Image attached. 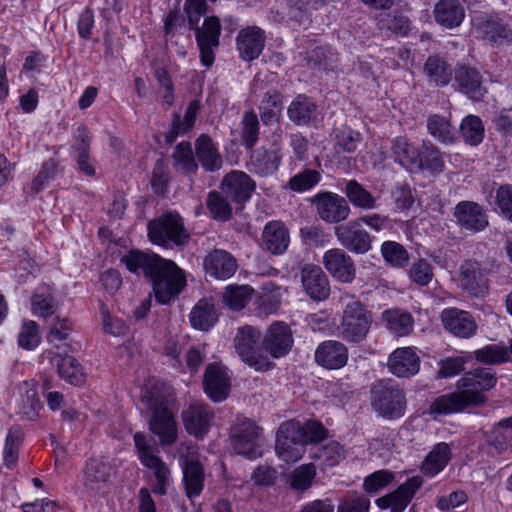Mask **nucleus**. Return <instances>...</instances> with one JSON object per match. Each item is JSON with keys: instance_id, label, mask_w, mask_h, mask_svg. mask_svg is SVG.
I'll return each mask as SVG.
<instances>
[{"instance_id": "31", "label": "nucleus", "mask_w": 512, "mask_h": 512, "mask_svg": "<svg viewBox=\"0 0 512 512\" xmlns=\"http://www.w3.org/2000/svg\"><path fill=\"white\" fill-rule=\"evenodd\" d=\"M433 15L437 24L453 29L463 22L465 8L460 0H439L434 6Z\"/></svg>"}, {"instance_id": "37", "label": "nucleus", "mask_w": 512, "mask_h": 512, "mask_svg": "<svg viewBox=\"0 0 512 512\" xmlns=\"http://www.w3.org/2000/svg\"><path fill=\"white\" fill-rule=\"evenodd\" d=\"M423 72L429 84L436 87H444L452 79L450 65L439 56H429L423 66Z\"/></svg>"}, {"instance_id": "9", "label": "nucleus", "mask_w": 512, "mask_h": 512, "mask_svg": "<svg viewBox=\"0 0 512 512\" xmlns=\"http://www.w3.org/2000/svg\"><path fill=\"white\" fill-rule=\"evenodd\" d=\"M231 444L234 451L249 459L262 455L260 428L250 419L237 418L231 431Z\"/></svg>"}, {"instance_id": "48", "label": "nucleus", "mask_w": 512, "mask_h": 512, "mask_svg": "<svg viewBox=\"0 0 512 512\" xmlns=\"http://www.w3.org/2000/svg\"><path fill=\"white\" fill-rule=\"evenodd\" d=\"M229 200L222 190L208 193L206 206L214 220L225 222L231 218L233 208Z\"/></svg>"}, {"instance_id": "7", "label": "nucleus", "mask_w": 512, "mask_h": 512, "mask_svg": "<svg viewBox=\"0 0 512 512\" xmlns=\"http://www.w3.org/2000/svg\"><path fill=\"white\" fill-rule=\"evenodd\" d=\"M261 331L256 327L245 325L237 329L234 348L241 360L256 371H268L273 367L260 346Z\"/></svg>"}, {"instance_id": "32", "label": "nucleus", "mask_w": 512, "mask_h": 512, "mask_svg": "<svg viewBox=\"0 0 512 512\" xmlns=\"http://www.w3.org/2000/svg\"><path fill=\"white\" fill-rule=\"evenodd\" d=\"M390 150L394 161L406 169H415L419 163L420 149L405 136L395 137Z\"/></svg>"}, {"instance_id": "41", "label": "nucleus", "mask_w": 512, "mask_h": 512, "mask_svg": "<svg viewBox=\"0 0 512 512\" xmlns=\"http://www.w3.org/2000/svg\"><path fill=\"white\" fill-rule=\"evenodd\" d=\"M281 158L278 150L264 148L254 150L250 157L253 170L262 176L274 174L279 168Z\"/></svg>"}, {"instance_id": "62", "label": "nucleus", "mask_w": 512, "mask_h": 512, "mask_svg": "<svg viewBox=\"0 0 512 512\" xmlns=\"http://www.w3.org/2000/svg\"><path fill=\"white\" fill-rule=\"evenodd\" d=\"M300 237L304 244L311 247L324 246L329 242V235L318 225L306 226L300 229Z\"/></svg>"}, {"instance_id": "20", "label": "nucleus", "mask_w": 512, "mask_h": 512, "mask_svg": "<svg viewBox=\"0 0 512 512\" xmlns=\"http://www.w3.org/2000/svg\"><path fill=\"white\" fill-rule=\"evenodd\" d=\"M315 362L329 370H338L343 368L349 359V351L341 341L326 340L321 342L314 353Z\"/></svg>"}, {"instance_id": "26", "label": "nucleus", "mask_w": 512, "mask_h": 512, "mask_svg": "<svg viewBox=\"0 0 512 512\" xmlns=\"http://www.w3.org/2000/svg\"><path fill=\"white\" fill-rule=\"evenodd\" d=\"M460 286L475 297H482L487 292V279L477 261L467 260L459 269Z\"/></svg>"}, {"instance_id": "24", "label": "nucleus", "mask_w": 512, "mask_h": 512, "mask_svg": "<svg viewBox=\"0 0 512 512\" xmlns=\"http://www.w3.org/2000/svg\"><path fill=\"white\" fill-rule=\"evenodd\" d=\"M444 328L459 338H470L477 330V324L470 313L457 308L445 309L441 314Z\"/></svg>"}, {"instance_id": "10", "label": "nucleus", "mask_w": 512, "mask_h": 512, "mask_svg": "<svg viewBox=\"0 0 512 512\" xmlns=\"http://www.w3.org/2000/svg\"><path fill=\"white\" fill-rule=\"evenodd\" d=\"M473 27L477 35L493 47L512 44V28L498 14L477 17Z\"/></svg>"}, {"instance_id": "56", "label": "nucleus", "mask_w": 512, "mask_h": 512, "mask_svg": "<svg viewBox=\"0 0 512 512\" xmlns=\"http://www.w3.org/2000/svg\"><path fill=\"white\" fill-rule=\"evenodd\" d=\"M241 138L246 148L251 149L258 141L259 120L254 111H246L241 121Z\"/></svg>"}, {"instance_id": "61", "label": "nucleus", "mask_w": 512, "mask_h": 512, "mask_svg": "<svg viewBox=\"0 0 512 512\" xmlns=\"http://www.w3.org/2000/svg\"><path fill=\"white\" fill-rule=\"evenodd\" d=\"M40 343L39 326L35 321H25L18 336V344L25 349H33Z\"/></svg>"}, {"instance_id": "44", "label": "nucleus", "mask_w": 512, "mask_h": 512, "mask_svg": "<svg viewBox=\"0 0 512 512\" xmlns=\"http://www.w3.org/2000/svg\"><path fill=\"white\" fill-rule=\"evenodd\" d=\"M315 477V465L313 463L303 464L287 475L286 484L292 491L304 493L311 488Z\"/></svg>"}, {"instance_id": "38", "label": "nucleus", "mask_w": 512, "mask_h": 512, "mask_svg": "<svg viewBox=\"0 0 512 512\" xmlns=\"http://www.w3.org/2000/svg\"><path fill=\"white\" fill-rule=\"evenodd\" d=\"M53 362L61 379L75 386L82 385L85 382L83 367L73 356L57 354L53 358Z\"/></svg>"}, {"instance_id": "21", "label": "nucleus", "mask_w": 512, "mask_h": 512, "mask_svg": "<svg viewBox=\"0 0 512 512\" xmlns=\"http://www.w3.org/2000/svg\"><path fill=\"white\" fill-rule=\"evenodd\" d=\"M237 267L235 257L223 249H214L203 259L206 275L217 280L229 279L235 274Z\"/></svg>"}, {"instance_id": "23", "label": "nucleus", "mask_w": 512, "mask_h": 512, "mask_svg": "<svg viewBox=\"0 0 512 512\" xmlns=\"http://www.w3.org/2000/svg\"><path fill=\"white\" fill-rule=\"evenodd\" d=\"M323 264L327 271L343 283L355 278V266L352 258L342 249L333 248L323 255Z\"/></svg>"}, {"instance_id": "3", "label": "nucleus", "mask_w": 512, "mask_h": 512, "mask_svg": "<svg viewBox=\"0 0 512 512\" xmlns=\"http://www.w3.org/2000/svg\"><path fill=\"white\" fill-rule=\"evenodd\" d=\"M143 404L151 411L149 430L158 437L161 446H171L178 439V425L169 406L168 395L159 385L147 388L141 397Z\"/></svg>"}, {"instance_id": "12", "label": "nucleus", "mask_w": 512, "mask_h": 512, "mask_svg": "<svg viewBox=\"0 0 512 512\" xmlns=\"http://www.w3.org/2000/svg\"><path fill=\"white\" fill-rule=\"evenodd\" d=\"M334 234L342 247L355 254H365L372 248V236L357 219L335 226Z\"/></svg>"}, {"instance_id": "18", "label": "nucleus", "mask_w": 512, "mask_h": 512, "mask_svg": "<svg viewBox=\"0 0 512 512\" xmlns=\"http://www.w3.org/2000/svg\"><path fill=\"white\" fill-rule=\"evenodd\" d=\"M300 279L304 291L311 299L322 301L329 297V281L320 266L304 264L300 270Z\"/></svg>"}, {"instance_id": "64", "label": "nucleus", "mask_w": 512, "mask_h": 512, "mask_svg": "<svg viewBox=\"0 0 512 512\" xmlns=\"http://www.w3.org/2000/svg\"><path fill=\"white\" fill-rule=\"evenodd\" d=\"M370 501L363 495H350L339 502L337 512H368Z\"/></svg>"}, {"instance_id": "33", "label": "nucleus", "mask_w": 512, "mask_h": 512, "mask_svg": "<svg viewBox=\"0 0 512 512\" xmlns=\"http://www.w3.org/2000/svg\"><path fill=\"white\" fill-rule=\"evenodd\" d=\"M111 475V466L101 459L90 458L84 469L83 485L91 491H99Z\"/></svg>"}, {"instance_id": "55", "label": "nucleus", "mask_w": 512, "mask_h": 512, "mask_svg": "<svg viewBox=\"0 0 512 512\" xmlns=\"http://www.w3.org/2000/svg\"><path fill=\"white\" fill-rule=\"evenodd\" d=\"M381 254L384 260L393 267H404L408 260L409 254L401 244L395 241H385L381 245Z\"/></svg>"}, {"instance_id": "19", "label": "nucleus", "mask_w": 512, "mask_h": 512, "mask_svg": "<svg viewBox=\"0 0 512 512\" xmlns=\"http://www.w3.org/2000/svg\"><path fill=\"white\" fill-rule=\"evenodd\" d=\"M293 342L289 326L283 322H274L264 336L262 347L273 358H281L289 353Z\"/></svg>"}, {"instance_id": "4", "label": "nucleus", "mask_w": 512, "mask_h": 512, "mask_svg": "<svg viewBox=\"0 0 512 512\" xmlns=\"http://www.w3.org/2000/svg\"><path fill=\"white\" fill-rule=\"evenodd\" d=\"M345 304L340 324L338 325V334L342 340L349 344H360L364 342L371 330L373 314L365 305L355 299L353 296Z\"/></svg>"}, {"instance_id": "11", "label": "nucleus", "mask_w": 512, "mask_h": 512, "mask_svg": "<svg viewBox=\"0 0 512 512\" xmlns=\"http://www.w3.org/2000/svg\"><path fill=\"white\" fill-rule=\"evenodd\" d=\"M316 208L317 215L328 224H338L345 221L351 212L347 200L333 192H320L310 199Z\"/></svg>"}, {"instance_id": "42", "label": "nucleus", "mask_w": 512, "mask_h": 512, "mask_svg": "<svg viewBox=\"0 0 512 512\" xmlns=\"http://www.w3.org/2000/svg\"><path fill=\"white\" fill-rule=\"evenodd\" d=\"M418 162L415 169L427 170L432 174L441 173L445 167L443 155L430 141H423Z\"/></svg>"}, {"instance_id": "57", "label": "nucleus", "mask_w": 512, "mask_h": 512, "mask_svg": "<svg viewBox=\"0 0 512 512\" xmlns=\"http://www.w3.org/2000/svg\"><path fill=\"white\" fill-rule=\"evenodd\" d=\"M32 313L38 317L47 318L56 311V301L51 293L36 291L31 297Z\"/></svg>"}, {"instance_id": "58", "label": "nucleus", "mask_w": 512, "mask_h": 512, "mask_svg": "<svg viewBox=\"0 0 512 512\" xmlns=\"http://www.w3.org/2000/svg\"><path fill=\"white\" fill-rule=\"evenodd\" d=\"M321 180V173L313 169H305L290 178L288 186L296 192L312 189Z\"/></svg>"}, {"instance_id": "34", "label": "nucleus", "mask_w": 512, "mask_h": 512, "mask_svg": "<svg viewBox=\"0 0 512 512\" xmlns=\"http://www.w3.org/2000/svg\"><path fill=\"white\" fill-rule=\"evenodd\" d=\"M183 482L186 495L189 499L197 497L201 494L204 487V469L197 460L186 459L182 465Z\"/></svg>"}, {"instance_id": "17", "label": "nucleus", "mask_w": 512, "mask_h": 512, "mask_svg": "<svg viewBox=\"0 0 512 512\" xmlns=\"http://www.w3.org/2000/svg\"><path fill=\"white\" fill-rule=\"evenodd\" d=\"M181 416L187 433L202 438L211 427L214 413L208 404L193 403L182 411Z\"/></svg>"}, {"instance_id": "28", "label": "nucleus", "mask_w": 512, "mask_h": 512, "mask_svg": "<svg viewBox=\"0 0 512 512\" xmlns=\"http://www.w3.org/2000/svg\"><path fill=\"white\" fill-rule=\"evenodd\" d=\"M455 81L459 91L473 101L482 100L487 92L481 73L474 67L466 65L458 67L455 71Z\"/></svg>"}, {"instance_id": "59", "label": "nucleus", "mask_w": 512, "mask_h": 512, "mask_svg": "<svg viewBox=\"0 0 512 512\" xmlns=\"http://www.w3.org/2000/svg\"><path fill=\"white\" fill-rule=\"evenodd\" d=\"M361 140L362 137L359 132L351 128H343L336 134L335 151L337 153H353Z\"/></svg>"}, {"instance_id": "39", "label": "nucleus", "mask_w": 512, "mask_h": 512, "mask_svg": "<svg viewBox=\"0 0 512 512\" xmlns=\"http://www.w3.org/2000/svg\"><path fill=\"white\" fill-rule=\"evenodd\" d=\"M315 102L304 94L297 95L287 109L288 118L296 125H307L314 118Z\"/></svg>"}, {"instance_id": "63", "label": "nucleus", "mask_w": 512, "mask_h": 512, "mask_svg": "<svg viewBox=\"0 0 512 512\" xmlns=\"http://www.w3.org/2000/svg\"><path fill=\"white\" fill-rule=\"evenodd\" d=\"M410 279L420 286H426L433 278L431 265L424 259L413 262L409 269Z\"/></svg>"}, {"instance_id": "46", "label": "nucleus", "mask_w": 512, "mask_h": 512, "mask_svg": "<svg viewBox=\"0 0 512 512\" xmlns=\"http://www.w3.org/2000/svg\"><path fill=\"white\" fill-rule=\"evenodd\" d=\"M343 192L356 208L373 210L377 207L376 198L356 180L347 181Z\"/></svg>"}, {"instance_id": "54", "label": "nucleus", "mask_w": 512, "mask_h": 512, "mask_svg": "<svg viewBox=\"0 0 512 512\" xmlns=\"http://www.w3.org/2000/svg\"><path fill=\"white\" fill-rule=\"evenodd\" d=\"M253 292L248 285L228 286L223 293V302L232 310H240L251 300Z\"/></svg>"}, {"instance_id": "14", "label": "nucleus", "mask_w": 512, "mask_h": 512, "mask_svg": "<svg viewBox=\"0 0 512 512\" xmlns=\"http://www.w3.org/2000/svg\"><path fill=\"white\" fill-rule=\"evenodd\" d=\"M195 29L197 44L200 49L201 62L209 67L214 62L213 49L219 45L221 25L218 17L211 16L205 19L203 26H190Z\"/></svg>"}, {"instance_id": "13", "label": "nucleus", "mask_w": 512, "mask_h": 512, "mask_svg": "<svg viewBox=\"0 0 512 512\" xmlns=\"http://www.w3.org/2000/svg\"><path fill=\"white\" fill-rule=\"evenodd\" d=\"M299 430L294 420L283 422L277 431L275 451L286 463L296 462L305 453V447L299 439Z\"/></svg>"}, {"instance_id": "22", "label": "nucleus", "mask_w": 512, "mask_h": 512, "mask_svg": "<svg viewBox=\"0 0 512 512\" xmlns=\"http://www.w3.org/2000/svg\"><path fill=\"white\" fill-rule=\"evenodd\" d=\"M387 368L400 378H409L419 372L420 357L411 347L395 349L388 357Z\"/></svg>"}, {"instance_id": "30", "label": "nucleus", "mask_w": 512, "mask_h": 512, "mask_svg": "<svg viewBox=\"0 0 512 512\" xmlns=\"http://www.w3.org/2000/svg\"><path fill=\"white\" fill-rule=\"evenodd\" d=\"M194 145L196 158L205 171L216 172L222 168V156L210 136L201 134Z\"/></svg>"}, {"instance_id": "5", "label": "nucleus", "mask_w": 512, "mask_h": 512, "mask_svg": "<svg viewBox=\"0 0 512 512\" xmlns=\"http://www.w3.org/2000/svg\"><path fill=\"white\" fill-rule=\"evenodd\" d=\"M147 230L149 240L165 248L183 247L190 239L184 220L177 212H167L150 220Z\"/></svg>"}, {"instance_id": "50", "label": "nucleus", "mask_w": 512, "mask_h": 512, "mask_svg": "<svg viewBox=\"0 0 512 512\" xmlns=\"http://www.w3.org/2000/svg\"><path fill=\"white\" fill-rule=\"evenodd\" d=\"M428 133L441 143H452L455 140V131L448 118L433 114L427 119Z\"/></svg>"}, {"instance_id": "53", "label": "nucleus", "mask_w": 512, "mask_h": 512, "mask_svg": "<svg viewBox=\"0 0 512 512\" xmlns=\"http://www.w3.org/2000/svg\"><path fill=\"white\" fill-rule=\"evenodd\" d=\"M473 355L478 362L488 365L502 364L510 359L508 348L497 344H489L475 350Z\"/></svg>"}, {"instance_id": "36", "label": "nucleus", "mask_w": 512, "mask_h": 512, "mask_svg": "<svg viewBox=\"0 0 512 512\" xmlns=\"http://www.w3.org/2000/svg\"><path fill=\"white\" fill-rule=\"evenodd\" d=\"M171 159L175 171L182 175L191 176L196 174L199 169L189 141L178 143L171 154Z\"/></svg>"}, {"instance_id": "45", "label": "nucleus", "mask_w": 512, "mask_h": 512, "mask_svg": "<svg viewBox=\"0 0 512 512\" xmlns=\"http://www.w3.org/2000/svg\"><path fill=\"white\" fill-rule=\"evenodd\" d=\"M377 27L386 35L407 36L411 30L410 19L397 12L381 15Z\"/></svg>"}, {"instance_id": "51", "label": "nucleus", "mask_w": 512, "mask_h": 512, "mask_svg": "<svg viewBox=\"0 0 512 512\" xmlns=\"http://www.w3.org/2000/svg\"><path fill=\"white\" fill-rule=\"evenodd\" d=\"M460 134L465 143L471 146L479 145L483 141L485 134L481 118L472 114L466 116L460 124Z\"/></svg>"}, {"instance_id": "49", "label": "nucleus", "mask_w": 512, "mask_h": 512, "mask_svg": "<svg viewBox=\"0 0 512 512\" xmlns=\"http://www.w3.org/2000/svg\"><path fill=\"white\" fill-rule=\"evenodd\" d=\"M20 390L22 393L19 413L22 418L33 421L38 417L41 409L37 390L33 385H29L27 382L23 383Z\"/></svg>"}, {"instance_id": "52", "label": "nucleus", "mask_w": 512, "mask_h": 512, "mask_svg": "<svg viewBox=\"0 0 512 512\" xmlns=\"http://www.w3.org/2000/svg\"><path fill=\"white\" fill-rule=\"evenodd\" d=\"M299 430V439L304 447L308 444H318L328 437V430L316 420H308L304 423L294 420Z\"/></svg>"}, {"instance_id": "1", "label": "nucleus", "mask_w": 512, "mask_h": 512, "mask_svg": "<svg viewBox=\"0 0 512 512\" xmlns=\"http://www.w3.org/2000/svg\"><path fill=\"white\" fill-rule=\"evenodd\" d=\"M126 268L135 274L143 273L151 280L155 300L169 304L186 285L185 275L176 263L157 254L132 250L121 258Z\"/></svg>"}, {"instance_id": "40", "label": "nucleus", "mask_w": 512, "mask_h": 512, "mask_svg": "<svg viewBox=\"0 0 512 512\" xmlns=\"http://www.w3.org/2000/svg\"><path fill=\"white\" fill-rule=\"evenodd\" d=\"M451 459L450 447L445 442L436 444L425 457L421 471L429 477H433L441 472Z\"/></svg>"}, {"instance_id": "35", "label": "nucleus", "mask_w": 512, "mask_h": 512, "mask_svg": "<svg viewBox=\"0 0 512 512\" xmlns=\"http://www.w3.org/2000/svg\"><path fill=\"white\" fill-rule=\"evenodd\" d=\"M382 320L386 329L394 336H407L413 331L414 319L407 311L400 309L385 310L382 313Z\"/></svg>"}, {"instance_id": "15", "label": "nucleus", "mask_w": 512, "mask_h": 512, "mask_svg": "<svg viewBox=\"0 0 512 512\" xmlns=\"http://www.w3.org/2000/svg\"><path fill=\"white\" fill-rule=\"evenodd\" d=\"M461 229L478 233L489 225L488 215L481 205L473 201H461L453 213Z\"/></svg>"}, {"instance_id": "60", "label": "nucleus", "mask_w": 512, "mask_h": 512, "mask_svg": "<svg viewBox=\"0 0 512 512\" xmlns=\"http://www.w3.org/2000/svg\"><path fill=\"white\" fill-rule=\"evenodd\" d=\"M394 480V475L388 470H378L367 477L363 482V488L367 493H376L387 487Z\"/></svg>"}, {"instance_id": "27", "label": "nucleus", "mask_w": 512, "mask_h": 512, "mask_svg": "<svg viewBox=\"0 0 512 512\" xmlns=\"http://www.w3.org/2000/svg\"><path fill=\"white\" fill-rule=\"evenodd\" d=\"M265 39L264 31L257 26L240 30L236 39L240 57L245 61L258 58L264 49Z\"/></svg>"}, {"instance_id": "43", "label": "nucleus", "mask_w": 512, "mask_h": 512, "mask_svg": "<svg viewBox=\"0 0 512 512\" xmlns=\"http://www.w3.org/2000/svg\"><path fill=\"white\" fill-rule=\"evenodd\" d=\"M423 481L419 476L410 477L391 493L392 512H403L413 499L416 492L422 486Z\"/></svg>"}, {"instance_id": "16", "label": "nucleus", "mask_w": 512, "mask_h": 512, "mask_svg": "<svg viewBox=\"0 0 512 512\" xmlns=\"http://www.w3.org/2000/svg\"><path fill=\"white\" fill-rule=\"evenodd\" d=\"M254 180L245 172L233 170L224 176L220 189L236 203L247 202L255 191Z\"/></svg>"}, {"instance_id": "2", "label": "nucleus", "mask_w": 512, "mask_h": 512, "mask_svg": "<svg viewBox=\"0 0 512 512\" xmlns=\"http://www.w3.org/2000/svg\"><path fill=\"white\" fill-rule=\"evenodd\" d=\"M497 383L496 372L491 368L478 367L464 373L456 382L457 391L437 397L429 406L430 415H447L475 407L487 401L485 392Z\"/></svg>"}, {"instance_id": "6", "label": "nucleus", "mask_w": 512, "mask_h": 512, "mask_svg": "<svg viewBox=\"0 0 512 512\" xmlns=\"http://www.w3.org/2000/svg\"><path fill=\"white\" fill-rule=\"evenodd\" d=\"M371 406L381 417L389 420L402 417L406 410V398L393 380H381L371 389Z\"/></svg>"}, {"instance_id": "25", "label": "nucleus", "mask_w": 512, "mask_h": 512, "mask_svg": "<svg viewBox=\"0 0 512 512\" xmlns=\"http://www.w3.org/2000/svg\"><path fill=\"white\" fill-rule=\"evenodd\" d=\"M203 384L205 393L212 401L221 402L228 397L230 378L223 367L217 364L208 365Z\"/></svg>"}, {"instance_id": "29", "label": "nucleus", "mask_w": 512, "mask_h": 512, "mask_svg": "<svg viewBox=\"0 0 512 512\" xmlns=\"http://www.w3.org/2000/svg\"><path fill=\"white\" fill-rule=\"evenodd\" d=\"M263 248L273 255H282L290 243L289 230L281 221H269L262 231Z\"/></svg>"}, {"instance_id": "47", "label": "nucleus", "mask_w": 512, "mask_h": 512, "mask_svg": "<svg viewBox=\"0 0 512 512\" xmlns=\"http://www.w3.org/2000/svg\"><path fill=\"white\" fill-rule=\"evenodd\" d=\"M190 323L198 330L208 331L217 321V314L213 304L200 300L190 313Z\"/></svg>"}, {"instance_id": "8", "label": "nucleus", "mask_w": 512, "mask_h": 512, "mask_svg": "<svg viewBox=\"0 0 512 512\" xmlns=\"http://www.w3.org/2000/svg\"><path fill=\"white\" fill-rule=\"evenodd\" d=\"M133 438L140 462L145 467L153 470L156 478V485L153 487L152 491L159 495H165L170 479L168 466L154 453L151 438L141 432L135 433Z\"/></svg>"}]
</instances>
